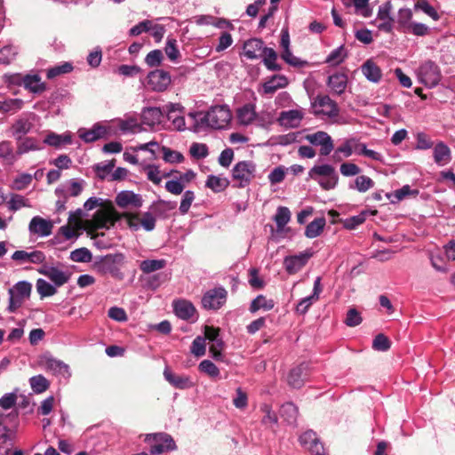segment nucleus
Here are the masks:
<instances>
[{
  "instance_id": "27",
  "label": "nucleus",
  "mask_w": 455,
  "mask_h": 455,
  "mask_svg": "<svg viewBox=\"0 0 455 455\" xmlns=\"http://www.w3.org/2000/svg\"><path fill=\"white\" fill-rule=\"evenodd\" d=\"M42 367L53 374L66 375L68 373V366L63 362L50 356H45L41 360Z\"/></svg>"
},
{
  "instance_id": "40",
  "label": "nucleus",
  "mask_w": 455,
  "mask_h": 455,
  "mask_svg": "<svg viewBox=\"0 0 455 455\" xmlns=\"http://www.w3.org/2000/svg\"><path fill=\"white\" fill-rule=\"evenodd\" d=\"M374 181L368 176L358 175L349 188L360 193H365L374 187Z\"/></svg>"
},
{
  "instance_id": "21",
  "label": "nucleus",
  "mask_w": 455,
  "mask_h": 455,
  "mask_svg": "<svg viewBox=\"0 0 455 455\" xmlns=\"http://www.w3.org/2000/svg\"><path fill=\"white\" fill-rule=\"evenodd\" d=\"M116 204L121 208L135 207L139 208L142 205L140 196L132 191H122L116 197Z\"/></svg>"
},
{
  "instance_id": "12",
  "label": "nucleus",
  "mask_w": 455,
  "mask_h": 455,
  "mask_svg": "<svg viewBox=\"0 0 455 455\" xmlns=\"http://www.w3.org/2000/svg\"><path fill=\"white\" fill-rule=\"evenodd\" d=\"M313 108L315 115H323L329 117H335L339 115L336 102L327 95L317 96L313 102Z\"/></svg>"
},
{
  "instance_id": "41",
  "label": "nucleus",
  "mask_w": 455,
  "mask_h": 455,
  "mask_svg": "<svg viewBox=\"0 0 455 455\" xmlns=\"http://www.w3.org/2000/svg\"><path fill=\"white\" fill-rule=\"evenodd\" d=\"M229 184V181L226 178L210 175L207 178L205 186L212 189L215 193L225 190Z\"/></svg>"
},
{
  "instance_id": "16",
  "label": "nucleus",
  "mask_w": 455,
  "mask_h": 455,
  "mask_svg": "<svg viewBox=\"0 0 455 455\" xmlns=\"http://www.w3.org/2000/svg\"><path fill=\"white\" fill-rule=\"evenodd\" d=\"M310 257L311 253L308 252L288 256L283 260L284 267L289 274L293 275L307 264Z\"/></svg>"
},
{
  "instance_id": "38",
  "label": "nucleus",
  "mask_w": 455,
  "mask_h": 455,
  "mask_svg": "<svg viewBox=\"0 0 455 455\" xmlns=\"http://www.w3.org/2000/svg\"><path fill=\"white\" fill-rule=\"evenodd\" d=\"M280 415L288 424L294 425L297 422L299 410L293 403H286L282 405Z\"/></svg>"
},
{
  "instance_id": "4",
  "label": "nucleus",
  "mask_w": 455,
  "mask_h": 455,
  "mask_svg": "<svg viewBox=\"0 0 455 455\" xmlns=\"http://www.w3.org/2000/svg\"><path fill=\"white\" fill-rule=\"evenodd\" d=\"M231 118V111L227 106H215L206 112L202 122L214 129H224Z\"/></svg>"
},
{
  "instance_id": "18",
  "label": "nucleus",
  "mask_w": 455,
  "mask_h": 455,
  "mask_svg": "<svg viewBox=\"0 0 455 455\" xmlns=\"http://www.w3.org/2000/svg\"><path fill=\"white\" fill-rule=\"evenodd\" d=\"M322 291L321 278L316 277L314 283L313 294L302 299L296 307V311L300 315H305L311 305L319 299V295Z\"/></svg>"
},
{
  "instance_id": "49",
  "label": "nucleus",
  "mask_w": 455,
  "mask_h": 455,
  "mask_svg": "<svg viewBox=\"0 0 455 455\" xmlns=\"http://www.w3.org/2000/svg\"><path fill=\"white\" fill-rule=\"evenodd\" d=\"M337 174L335 169L330 164L315 165L309 171V176L314 180H318L317 177H327Z\"/></svg>"
},
{
  "instance_id": "1",
  "label": "nucleus",
  "mask_w": 455,
  "mask_h": 455,
  "mask_svg": "<svg viewBox=\"0 0 455 455\" xmlns=\"http://www.w3.org/2000/svg\"><path fill=\"white\" fill-rule=\"evenodd\" d=\"M81 215L82 210L80 209L71 212L68 224L83 228L92 236L99 229H109L121 217L112 205L97 210L90 220H82Z\"/></svg>"
},
{
  "instance_id": "19",
  "label": "nucleus",
  "mask_w": 455,
  "mask_h": 455,
  "mask_svg": "<svg viewBox=\"0 0 455 455\" xmlns=\"http://www.w3.org/2000/svg\"><path fill=\"white\" fill-rule=\"evenodd\" d=\"M52 227L51 221L36 216L30 220L28 229L31 234L38 236H48L52 234Z\"/></svg>"
},
{
  "instance_id": "45",
  "label": "nucleus",
  "mask_w": 455,
  "mask_h": 455,
  "mask_svg": "<svg viewBox=\"0 0 455 455\" xmlns=\"http://www.w3.org/2000/svg\"><path fill=\"white\" fill-rule=\"evenodd\" d=\"M275 306L273 299H267L263 295L257 296L251 303L250 311L255 313L259 309L266 311L271 310Z\"/></svg>"
},
{
  "instance_id": "59",
  "label": "nucleus",
  "mask_w": 455,
  "mask_h": 455,
  "mask_svg": "<svg viewBox=\"0 0 455 455\" xmlns=\"http://www.w3.org/2000/svg\"><path fill=\"white\" fill-rule=\"evenodd\" d=\"M162 151H163V159L166 163L178 164V163H181L184 161L183 155L179 151L172 150L171 148H166V147H163Z\"/></svg>"
},
{
  "instance_id": "20",
  "label": "nucleus",
  "mask_w": 455,
  "mask_h": 455,
  "mask_svg": "<svg viewBox=\"0 0 455 455\" xmlns=\"http://www.w3.org/2000/svg\"><path fill=\"white\" fill-rule=\"evenodd\" d=\"M288 85V79L283 75H274L262 84L259 91L261 94H274L277 90L285 88Z\"/></svg>"
},
{
  "instance_id": "54",
  "label": "nucleus",
  "mask_w": 455,
  "mask_h": 455,
  "mask_svg": "<svg viewBox=\"0 0 455 455\" xmlns=\"http://www.w3.org/2000/svg\"><path fill=\"white\" fill-rule=\"evenodd\" d=\"M32 180L31 174L20 173L13 180L11 188L13 190H24L31 184Z\"/></svg>"
},
{
  "instance_id": "32",
  "label": "nucleus",
  "mask_w": 455,
  "mask_h": 455,
  "mask_svg": "<svg viewBox=\"0 0 455 455\" xmlns=\"http://www.w3.org/2000/svg\"><path fill=\"white\" fill-rule=\"evenodd\" d=\"M327 84L333 93L340 95L347 88V76L342 73H336L329 76Z\"/></svg>"
},
{
  "instance_id": "35",
  "label": "nucleus",
  "mask_w": 455,
  "mask_h": 455,
  "mask_svg": "<svg viewBox=\"0 0 455 455\" xmlns=\"http://www.w3.org/2000/svg\"><path fill=\"white\" fill-rule=\"evenodd\" d=\"M0 159L7 164H13L17 161V154L12 142L3 140L0 142Z\"/></svg>"
},
{
  "instance_id": "39",
  "label": "nucleus",
  "mask_w": 455,
  "mask_h": 455,
  "mask_svg": "<svg viewBox=\"0 0 455 455\" xmlns=\"http://www.w3.org/2000/svg\"><path fill=\"white\" fill-rule=\"evenodd\" d=\"M7 204L8 209L12 212H17L21 208L31 207L29 200L19 194H11Z\"/></svg>"
},
{
  "instance_id": "14",
  "label": "nucleus",
  "mask_w": 455,
  "mask_h": 455,
  "mask_svg": "<svg viewBox=\"0 0 455 455\" xmlns=\"http://www.w3.org/2000/svg\"><path fill=\"white\" fill-rule=\"evenodd\" d=\"M37 271L41 275L48 277L57 287L67 283L69 281L71 275L68 271H63L58 267L46 265L40 267Z\"/></svg>"
},
{
  "instance_id": "10",
  "label": "nucleus",
  "mask_w": 455,
  "mask_h": 455,
  "mask_svg": "<svg viewBox=\"0 0 455 455\" xmlns=\"http://www.w3.org/2000/svg\"><path fill=\"white\" fill-rule=\"evenodd\" d=\"M305 140L314 146H320V155L328 156L333 150V140L325 132L307 134Z\"/></svg>"
},
{
  "instance_id": "25",
  "label": "nucleus",
  "mask_w": 455,
  "mask_h": 455,
  "mask_svg": "<svg viewBox=\"0 0 455 455\" xmlns=\"http://www.w3.org/2000/svg\"><path fill=\"white\" fill-rule=\"evenodd\" d=\"M303 118V113L298 109H292L289 111H283L280 114L278 121L281 125L296 128L300 124Z\"/></svg>"
},
{
  "instance_id": "9",
  "label": "nucleus",
  "mask_w": 455,
  "mask_h": 455,
  "mask_svg": "<svg viewBox=\"0 0 455 455\" xmlns=\"http://www.w3.org/2000/svg\"><path fill=\"white\" fill-rule=\"evenodd\" d=\"M227 294L228 292L224 288L212 289L203 296L202 305L205 309L217 310L225 304Z\"/></svg>"
},
{
  "instance_id": "63",
  "label": "nucleus",
  "mask_w": 455,
  "mask_h": 455,
  "mask_svg": "<svg viewBox=\"0 0 455 455\" xmlns=\"http://www.w3.org/2000/svg\"><path fill=\"white\" fill-rule=\"evenodd\" d=\"M195 198V193L192 190H187L184 192L179 208L181 214H186L188 212Z\"/></svg>"
},
{
  "instance_id": "44",
  "label": "nucleus",
  "mask_w": 455,
  "mask_h": 455,
  "mask_svg": "<svg viewBox=\"0 0 455 455\" xmlns=\"http://www.w3.org/2000/svg\"><path fill=\"white\" fill-rule=\"evenodd\" d=\"M412 11L409 8L400 9L397 15L398 29L407 33V28L411 25Z\"/></svg>"
},
{
  "instance_id": "33",
  "label": "nucleus",
  "mask_w": 455,
  "mask_h": 455,
  "mask_svg": "<svg viewBox=\"0 0 455 455\" xmlns=\"http://www.w3.org/2000/svg\"><path fill=\"white\" fill-rule=\"evenodd\" d=\"M238 122L243 125L251 124L257 117L255 106L252 104H246L237 109Z\"/></svg>"
},
{
  "instance_id": "6",
  "label": "nucleus",
  "mask_w": 455,
  "mask_h": 455,
  "mask_svg": "<svg viewBox=\"0 0 455 455\" xmlns=\"http://www.w3.org/2000/svg\"><path fill=\"white\" fill-rule=\"evenodd\" d=\"M145 442H155L156 444L151 445L150 452L153 455L161 454L165 451H174L177 449L173 438L166 433L147 434Z\"/></svg>"
},
{
  "instance_id": "50",
  "label": "nucleus",
  "mask_w": 455,
  "mask_h": 455,
  "mask_svg": "<svg viewBox=\"0 0 455 455\" xmlns=\"http://www.w3.org/2000/svg\"><path fill=\"white\" fill-rule=\"evenodd\" d=\"M347 52L343 45L334 49L326 58L325 62L331 66H338L344 61Z\"/></svg>"
},
{
  "instance_id": "15",
  "label": "nucleus",
  "mask_w": 455,
  "mask_h": 455,
  "mask_svg": "<svg viewBox=\"0 0 455 455\" xmlns=\"http://www.w3.org/2000/svg\"><path fill=\"white\" fill-rule=\"evenodd\" d=\"M391 4L386 3L379 6L376 19L377 28L384 32L390 33L393 30L394 20L390 16Z\"/></svg>"
},
{
  "instance_id": "61",
  "label": "nucleus",
  "mask_w": 455,
  "mask_h": 455,
  "mask_svg": "<svg viewBox=\"0 0 455 455\" xmlns=\"http://www.w3.org/2000/svg\"><path fill=\"white\" fill-rule=\"evenodd\" d=\"M355 12L363 17H370L372 14L371 9L369 7V0H353Z\"/></svg>"
},
{
  "instance_id": "7",
  "label": "nucleus",
  "mask_w": 455,
  "mask_h": 455,
  "mask_svg": "<svg viewBox=\"0 0 455 455\" xmlns=\"http://www.w3.org/2000/svg\"><path fill=\"white\" fill-rule=\"evenodd\" d=\"M118 214L121 215L120 220L125 218L128 226L134 230L142 227L146 231H152L156 227V218L150 212H146L141 216L131 212Z\"/></svg>"
},
{
  "instance_id": "28",
  "label": "nucleus",
  "mask_w": 455,
  "mask_h": 455,
  "mask_svg": "<svg viewBox=\"0 0 455 455\" xmlns=\"http://www.w3.org/2000/svg\"><path fill=\"white\" fill-rule=\"evenodd\" d=\"M164 376L165 379L176 388L184 389L193 386L189 377L185 375H176L168 368H165L164 371Z\"/></svg>"
},
{
  "instance_id": "56",
  "label": "nucleus",
  "mask_w": 455,
  "mask_h": 455,
  "mask_svg": "<svg viewBox=\"0 0 455 455\" xmlns=\"http://www.w3.org/2000/svg\"><path fill=\"white\" fill-rule=\"evenodd\" d=\"M165 54L171 61L176 62L180 57V52L177 46V41L174 38H168L164 47Z\"/></svg>"
},
{
  "instance_id": "37",
  "label": "nucleus",
  "mask_w": 455,
  "mask_h": 455,
  "mask_svg": "<svg viewBox=\"0 0 455 455\" xmlns=\"http://www.w3.org/2000/svg\"><path fill=\"white\" fill-rule=\"evenodd\" d=\"M163 111L160 108H148L142 112L143 123L154 126L161 123Z\"/></svg>"
},
{
  "instance_id": "34",
  "label": "nucleus",
  "mask_w": 455,
  "mask_h": 455,
  "mask_svg": "<svg viewBox=\"0 0 455 455\" xmlns=\"http://www.w3.org/2000/svg\"><path fill=\"white\" fill-rule=\"evenodd\" d=\"M33 127V124L28 118H20L11 127L12 136L16 140L27 134Z\"/></svg>"
},
{
  "instance_id": "57",
  "label": "nucleus",
  "mask_w": 455,
  "mask_h": 455,
  "mask_svg": "<svg viewBox=\"0 0 455 455\" xmlns=\"http://www.w3.org/2000/svg\"><path fill=\"white\" fill-rule=\"evenodd\" d=\"M69 258L74 262H90L92 254L87 248L82 247L71 251Z\"/></svg>"
},
{
  "instance_id": "23",
  "label": "nucleus",
  "mask_w": 455,
  "mask_h": 455,
  "mask_svg": "<svg viewBox=\"0 0 455 455\" xmlns=\"http://www.w3.org/2000/svg\"><path fill=\"white\" fill-rule=\"evenodd\" d=\"M173 309L176 315L183 320L192 319L196 313L194 305L186 299H178L173 301Z\"/></svg>"
},
{
  "instance_id": "52",
  "label": "nucleus",
  "mask_w": 455,
  "mask_h": 455,
  "mask_svg": "<svg viewBox=\"0 0 455 455\" xmlns=\"http://www.w3.org/2000/svg\"><path fill=\"white\" fill-rule=\"evenodd\" d=\"M32 390L41 394L49 388L50 383L43 375H36L29 379Z\"/></svg>"
},
{
  "instance_id": "43",
  "label": "nucleus",
  "mask_w": 455,
  "mask_h": 455,
  "mask_svg": "<svg viewBox=\"0 0 455 455\" xmlns=\"http://www.w3.org/2000/svg\"><path fill=\"white\" fill-rule=\"evenodd\" d=\"M260 411L264 413L261 423L267 428H273L278 422L277 415L272 411L269 404L264 403L260 406Z\"/></svg>"
},
{
  "instance_id": "46",
  "label": "nucleus",
  "mask_w": 455,
  "mask_h": 455,
  "mask_svg": "<svg viewBox=\"0 0 455 455\" xmlns=\"http://www.w3.org/2000/svg\"><path fill=\"white\" fill-rule=\"evenodd\" d=\"M291 216V212L287 207L279 206L277 208L274 220L276 224L278 231L283 230L285 225L290 221Z\"/></svg>"
},
{
  "instance_id": "36",
  "label": "nucleus",
  "mask_w": 455,
  "mask_h": 455,
  "mask_svg": "<svg viewBox=\"0 0 455 455\" xmlns=\"http://www.w3.org/2000/svg\"><path fill=\"white\" fill-rule=\"evenodd\" d=\"M41 147L38 143V141L30 137L22 138L20 140H17V150L16 154L17 156L26 154L29 151H36L40 150Z\"/></svg>"
},
{
  "instance_id": "31",
  "label": "nucleus",
  "mask_w": 455,
  "mask_h": 455,
  "mask_svg": "<svg viewBox=\"0 0 455 455\" xmlns=\"http://www.w3.org/2000/svg\"><path fill=\"white\" fill-rule=\"evenodd\" d=\"M435 164L440 166L448 164L451 160V152L449 147L443 142H438L433 150Z\"/></svg>"
},
{
  "instance_id": "8",
  "label": "nucleus",
  "mask_w": 455,
  "mask_h": 455,
  "mask_svg": "<svg viewBox=\"0 0 455 455\" xmlns=\"http://www.w3.org/2000/svg\"><path fill=\"white\" fill-rule=\"evenodd\" d=\"M256 172L255 164L251 161L237 163L232 170L233 180L238 182V187L247 186L254 178Z\"/></svg>"
},
{
  "instance_id": "5",
  "label": "nucleus",
  "mask_w": 455,
  "mask_h": 455,
  "mask_svg": "<svg viewBox=\"0 0 455 455\" xmlns=\"http://www.w3.org/2000/svg\"><path fill=\"white\" fill-rule=\"evenodd\" d=\"M417 76L425 86L433 88L441 81L442 73L440 68L434 61L427 60L418 68Z\"/></svg>"
},
{
  "instance_id": "24",
  "label": "nucleus",
  "mask_w": 455,
  "mask_h": 455,
  "mask_svg": "<svg viewBox=\"0 0 455 455\" xmlns=\"http://www.w3.org/2000/svg\"><path fill=\"white\" fill-rule=\"evenodd\" d=\"M20 80H22L25 88L32 92H41L45 89L44 84L41 82V77L37 75H28L22 78L16 75L12 77L13 83L18 84Z\"/></svg>"
},
{
  "instance_id": "48",
  "label": "nucleus",
  "mask_w": 455,
  "mask_h": 455,
  "mask_svg": "<svg viewBox=\"0 0 455 455\" xmlns=\"http://www.w3.org/2000/svg\"><path fill=\"white\" fill-rule=\"evenodd\" d=\"M263 62L264 65L269 70H280L281 68L278 64H276L277 54L272 48H265L263 50Z\"/></svg>"
},
{
  "instance_id": "51",
  "label": "nucleus",
  "mask_w": 455,
  "mask_h": 455,
  "mask_svg": "<svg viewBox=\"0 0 455 455\" xmlns=\"http://www.w3.org/2000/svg\"><path fill=\"white\" fill-rule=\"evenodd\" d=\"M44 142L50 146L57 148L62 144L71 143V136L69 134L59 135L52 132L45 137Z\"/></svg>"
},
{
  "instance_id": "29",
  "label": "nucleus",
  "mask_w": 455,
  "mask_h": 455,
  "mask_svg": "<svg viewBox=\"0 0 455 455\" xmlns=\"http://www.w3.org/2000/svg\"><path fill=\"white\" fill-rule=\"evenodd\" d=\"M363 75L372 83H379L382 77L379 67L371 60H366L361 67Z\"/></svg>"
},
{
  "instance_id": "30",
  "label": "nucleus",
  "mask_w": 455,
  "mask_h": 455,
  "mask_svg": "<svg viewBox=\"0 0 455 455\" xmlns=\"http://www.w3.org/2000/svg\"><path fill=\"white\" fill-rule=\"evenodd\" d=\"M107 134V129L100 124H95L92 128L79 129L78 135L85 142H93L100 138H103Z\"/></svg>"
},
{
  "instance_id": "3",
  "label": "nucleus",
  "mask_w": 455,
  "mask_h": 455,
  "mask_svg": "<svg viewBox=\"0 0 455 455\" xmlns=\"http://www.w3.org/2000/svg\"><path fill=\"white\" fill-rule=\"evenodd\" d=\"M32 284L27 281H20L8 290L9 304L7 310L15 312L30 297Z\"/></svg>"
},
{
  "instance_id": "64",
  "label": "nucleus",
  "mask_w": 455,
  "mask_h": 455,
  "mask_svg": "<svg viewBox=\"0 0 455 455\" xmlns=\"http://www.w3.org/2000/svg\"><path fill=\"white\" fill-rule=\"evenodd\" d=\"M198 368L202 372L212 378L218 377L220 374L219 368L210 360H203Z\"/></svg>"
},
{
  "instance_id": "17",
  "label": "nucleus",
  "mask_w": 455,
  "mask_h": 455,
  "mask_svg": "<svg viewBox=\"0 0 455 455\" xmlns=\"http://www.w3.org/2000/svg\"><path fill=\"white\" fill-rule=\"evenodd\" d=\"M164 111L175 130L183 131L185 129V118L181 115L182 107L180 104H169L165 106Z\"/></svg>"
},
{
  "instance_id": "22",
  "label": "nucleus",
  "mask_w": 455,
  "mask_h": 455,
  "mask_svg": "<svg viewBox=\"0 0 455 455\" xmlns=\"http://www.w3.org/2000/svg\"><path fill=\"white\" fill-rule=\"evenodd\" d=\"M264 43L258 38H251L243 44V55L249 60H256L262 56Z\"/></svg>"
},
{
  "instance_id": "60",
  "label": "nucleus",
  "mask_w": 455,
  "mask_h": 455,
  "mask_svg": "<svg viewBox=\"0 0 455 455\" xmlns=\"http://www.w3.org/2000/svg\"><path fill=\"white\" fill-rule=\"evenodd\" d=\"M164 55L161 50H153L149 52L146 58L145 62L150 68L158 67L162 64Z\"/></svg>"
},
{
  "instance_id": "11",
  "label": "nucleus",
  "mask_w": 455,
  "mask_h": 455,
  "mask_svg": "<svg viewBox=\"0 0 455 455\" xmlns=\"http://www.w3.org/2000/svg\"><path fill=\"white\" fill-rule=\"evenodd\" d=\"M147 79L150 89L156 92L165 91L172 82L170 73L163 69L149 72Z\"/></svg>"
},
{
  "instance_id": "53",
  "label": "nucleus",
  "mask_w": 455,
  "mask_h": 455,
  "mask_svg": "<svg viewBox=\"0 0 455 455\" xmlns=\"http://www.w3.org/2000/svg\"><path fill=\"white\" fill-rule=\"evenodd\" d=\"M36 287L42 298L52 296L57 292L56 288L52 284L42 278L36 281Z\"/></svg>"
},
{
  "instance_id": "13",
  "label": "nucleus",
  "mask_w": 455,
  "mask_h": 455,
  "mask_svg": "<svg viewBox=\"0 0 455 455\" xmlns=\"http://www.w3.org/2000/svg\"><path fill=\"white\" fill-rule=\"evenodd\" d=\"M300 444L312 455H324L325 449L313 430H307L299 436Z\"/></svg>"
},
{
  "instance_id": "62",
  "label": "nucleus",
  "mask_w": 455,
  "mask_h": 455,
  "mask_svg": "<svg viewBox=\"0 0 455 455\" xmlns=\"http://www.w3.org/2000/svg\"><path fill=\"white\" fill-rule=\"evenodd\" d=\"M23 106V101L20 99H10L0 103L1 112H15L20 109Z\"/></svg>"
},
{
  "instance_id": "58",
  "label": "nucleus",
  "mask_w": 455,
  "mask_h": 455,
  "mask_svg": "<svg viewBox=\"0 0 455 455\" xmlns=\"http://www.w3.org/2000/svg\"><path fill=\"white\" fill-rule=\"evenodd\" d=\"M143 170L148 180L152 181L154 184L159 185L162 182V175L158 166L155 164H146L143 166Z\"/></svg>"
},
{
  "instance_id": "2",
  "label": "nucleus",
  "mask_w": 455,
  "mask_h": 455,
  "mask_svg": "<svg viewBox=\"0 0 455 455\" xmlns=\"http://www.w3.org/2000/svg\"><path fill=\"white\" fill-rule=\"evenodd\" d=\"M124 256L122 253L108 254L99 257L92 264L93 270L99 275H111L116 279L122 280L124 277L121 267L124 264Z\"/></svg>"
},
{
  "instance_id": "26",
  "label": "nucleus",
  "mask_w": 455,
  "mask_h": 455,
  "mask_svg": "<svg viewBox=\"0 0 455 455\" xmlns=\"http://www.w3.org/2000/svg\"><path fill=\"white\" fill-rule=\"evenodd\" d=\"M307 377V365L302 363L293 368L288 376V383L293 388H299L303 386Z\"/></svg>"
},
{
  "instance_id": "47",
  "label": "nucleus",
  "mask_w": 455,
  "mask_h": 455,
  "mask_svg": "<svg viewBox=\"0 0 455 455\" xmlns=\"http://www.w3.org/2000/svg\"><path fill=\"white\" fill-rule=\"evenodd\" d=\"M166 265L164 259H146L140 262V268L145 274H149L164 268Z\"/></svg>"
},
{
  "instance_id": "42",
  "label": "nucleus",
  "mask_w": 455,
  "mask_h": 455,
  "mask_svg": "<svg viewBox=\"0 0 455 455\" xmlns=\"http://www.w3.org/2000/svg\"><path fill=\"white\" fill-rule=\"evenodd\" d=\"M325 220L323 218H318L311 221L305 230V235L307 238H315L321 235L325 226Z\"/></svg>"
},
{
  "instance_id": "55",
  "label": "nucleus",
  "mask_w": 455,
  "mask_h": 455,
  "mask_svg": "<svg viewBox=\"0 0 455 455\" xmlns=\"http://www.w3.org/2000/svg\"><path fill=\"white\" fill-rule=\"evenodd\" d=\"M415 10H420L434 20H439L440 15L437 11L427 0H419L415 5Z\"/></svg>"
}]
</instances>
